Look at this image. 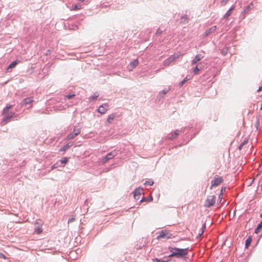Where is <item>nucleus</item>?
<instances>
[{"label": "nucleus", "instance_id": "obj_1", "mask_svg": "<svg viewBox=\"0 0 262 262\" xmlns=\"http://www.w3.org/2000/svg\"><path fill=\"white\" fill-rule=\"evenodd\" d=\"M168 249L171 253L168 257H176L178 258H185L188 254L189 248L180 249L176 247H169Z\"/></svg>", "mask_w": 262, "mask_h": 262}, {"label": "nucleus", "instance_id": "obj_2", "mask_svg": "<svg viewBox=\"0 0 262 262\" xmlns=\"http://www.w3.org/2000/svg\"><path fill=\"white\" fill-rule=\"evenodd\" d=\"M215 203V196L214 195L208 196L205 201L204 206L207 208H210L213 206Z\"/></svg>", "mask_w": 262, "mask_h": 262}, {"label": "nucleus", "instance_id": "obj_3", "mask_svg": "<svg viewBox=\"0 0 262 262\" xmlns=\"http://www.w3.org/2000/svg\"><path fill=\"white\" fill-rule=\"evenodd\" d=\"M118 151L116 149L108 153L102 159V162L104 164L110 160L112 159L117 155Z\"/></svg>", "mask_w": 262, "mask_h": 262}, {"label": "nucleus", "instance_id": "obj_4", "mask_svg": "<svg viewBox=\"0 0 262 262\" xmlns=\"http://www.w3.org/2000/svg\"><path fill=\"white\" fill-rule=\"evenodd\" d=\"M173 236L167 230H162L159 232V235L157 236V239L160 238H171Z\"/></svg>", "mask_w": 262, "mask_h": 262}, {"label": "nucleus", "instance_id": "obj_5", "mask_svg": "<svg viewBox=\"0 0 262 262\" xmlns=\"http://www.w3.org/2000/svg\"><path fill=\"white\" fill-rule=\"evenodd\" d=\"M179 57V55H178V54H176L172 55L170 57H169L168 58L166 59L163 61V64L166 67H168L170 65V64L171 62L175 61Z\"/></svg>", "mask_w": 262, "mask_h": 262}, {"label": "nucleus", "instance_id": "obj_6", "mask_svg": "<svg viewBox=\"0 0 262 262\" xmlns=\"http://www.w3.org/2000/svg\"><path fill=\"white\" fill-rule=\"evenodd\" d=\"M223 180L221 177H220L218 175H215L214 179L211 181V185L210 186V189L214 186H218L221 183L223 182Z\"/></svg>", "mask_w": 262, "mask_h": 262}, {"label": "nucleus", "instance_id": "obj_7", "mask_svg": "<svg viewBox=\"0 0 262 262\" xmlns=\"http://www.w3.org/2000/svg\"><path fill=\"white\" fill-rule=\"evenodd\" d=\"M108 106L107 103H104L99 107L97 111L101 114H104L107 112Z\"/></svg>", "mask_w": 262, "mask_h": 262}, {"label": "nucleus", "instance_id": "obj_8", "mask_svg": "<svg viewBox=\"0 0 262 262\" xmlns=\"http://www.w3.org/2000/svg\"><path fill=\"white\" fill-rule=\"evenodd\" d=\"M33 101V99L31 97L25 98L23 100L21 105V106H27L29 105H31Z\"/></svg>", "mask_w": 262, "mask_h": 262}, {"label": "nucleus", "instance_id": "obj_9", "mask_svg": "<svg viewBox=\"0 0 262 262\" xmlns=\"http://www.w3.org/2000/svg\"><path fill=\"white\" fill-rule=\"evenodd\" d=\"M139 64V62L138 59H135L134 61H132L127 66V69L129 71H132L135 68L138 64Z\"/></svg>", "mask_w": 262, "mask_h": 262}, {"label": "nucleus", "instance_id": "obj_10", "mask_svg": "<svg viewBox=\"0 0 262 262\" xmlns=\"http://www.w3.org/2000/svg\"><path fill=\"white\" fill-rule=\"evenodd\" d=\"M143 190V188H136L134 191V198L136 200H139L140 199V196L141 194L142 191Z\"/></svg>", "mask_w": 262, "mask_h": 262}, {"label": "nucleus", "instance_id": "obj_11", "mask_svg": "<svg viewBox=\"0 0 262 262\" xmlns=\"http://www.w3.org/2000/svg\"><path fill=\"white\" fill-rule=\"evenodd\" d=\"M203 56L201 54L196 55L191 61V66L196 64L198 62L201 60L203 58Z\"/></svg>", "mask_w": 262, "mask_h": 262}, {"label": "nucleus", "instance_id": "obj_12", "mask_svg": "<svg viewBox=\"0 0 262 262\" xmlns=\"http://www.w3.org/2000/svg\"><path fill=\"white\" fill-rule=\"evenodd\" d=\"M234 8L235 6L234 5H232L231 7V8L227 11V12L224 14V15L223 16V18L225 19H227L232 14V12L233 10L234 9Z\"/></svg>", "mask_w": 262, "mask_h": 262}, {"label": "nucleus", "instance_id": "obj_13", "mask_svg": "<svg viewBox=\"0 0 262 262\" xmlns=\"http://www.w3.org/2000/svg\"><path fill=\"white\" fill-rule=\"evenodd\" d=\"M14 114V113H12L10 115H8L7 116L4 118L2 121L3 124H6L8 122H9L10 121L11 119L13 117Z\"/></svg>", "mask_w": 262, "mask_h": 262}, {"label": "nucleus", "instance_id": "obj_14", "mask_svg": "<svg viewBox=\"0 0 262 262\" xmlns=\"http://www.w3.org/2000/svg\"><path fill=\"white\" fill-rule=\"evenodd\" d=\"M251 9V7L250 5L247 6L242 12L240 15V17L242 19H244L245 17L246 14Z\"/></svg>", "mask_w": 262, "mask_h": 262}, {"label": "nucleus", "instance_id": "obj_15", "mask_svg": "<svg viewBox=\"0 0 262 262\" xmlns=\"http://www.w3.org/2000/svg\"><path fill=\"white\" fill-rule=\"evenodd\" d=\"M182 130V128L181 130L177 129L174 132L173 134H171V136L168 138L169 140H173L175 138H176L178 135H179L180 133Z\"/></svg>", "mask_w": 262, "mask_h": 262}, {"label": "nucleus", "instance_id": "obj_16", "mask_svg": "<svg viewBox=\"0 0 262 262\" xmlns=\"http://www.w3.org/2000/svg\"><path fill=\"white\" fill-rule=\"evenodd\" d=\"M203 66L201 63H198L193 70L194 74H198V72L202 69Z\"/></svg>", "mask_w": 262, "mask_h": 262}, {"label": "nucleus", "instance_id": "obj_17", "mask_svg": "<svg viewBox=\"0 0 262 262\" xmlns=\"http://www.w3.org/2000/svg\"><path fill=\"white\" fill-rule=\"evenodd\" d=\"M216 29V26H212V27L210 28L209 29L206 30L205 32V36H208L209 34H210L211 33H212V32H213L214 31H215Z\"/></svg>", "mask_w": 262, "mask_h": 262}, {"label": "nucleus", "instance_id": "obj_18", "mask_svg": "<svg viewBox=\"0 0 262 262\" xmlns=\"http://www.w3.org/2000/svg\"><path fill=\"white\" fill-rule=\"evenodd\" d=\"M73 145L72 142H69L67 145L63 146L60 150V151L65 152L67 150L69 149Z\"/></svg>", "mask_w": 262, "mask_h": 262}, {"label": "nucleus", "instance_id": "obj_19", "mask_svg": "<svg viewBox=\"0 0 262 262\" xmlns=\"http://www.w3.org/2000/svg\"><path fill=\"white\" fill-rule=\"evenodd\" d=\"M82 9V5L80 4H77L75 5H72L70 10H77Z\"/></svg>", "mask_w": 262, "mask_h": 262}, {"label": "nucleus", "instance_id": "obj_20", "mask_svg": "<svg viewBox=\"0 0 262 262\" xmlns=\"http://www.w3.org/2000/svg\"><path fill=\"white\" fill-rule=\"evenodd\" d=\"M34 231L37 234H40L42 232V230L41 227H39L38 223H36L35 224Z\"/></svg>", "mask_w": 262, "mask_h": 262}, {"label": "nucleus", "instance_id": "obj_21", "mask_svg": "<svg viewBox=\"0 0 262 262\" xmlns=\"http://www.w3.org/2000/svg\"><path fill=\"white\" fill-rule=\"evenodd\" d=\"M116 117V115L115 114H112L111 115H110L108 116V118L107 119V122L108 123H112L113 120L114 119L115 117Z\"/></svg>", "mask_w": 262, "mask_h": 262}, {"label": "nucleus", "instance_id": "obj_22", "mask_svg": "<svg viewBox=\"0 0 262 262\" xmlns=\"http://www.w3.org/2000/svg\"><path fill=\"white\" fill-rule=\"evenodd\" d=\"M17 63H18V62H17L16 60L14 61H13L12 62H11V63L10 64V65L8 67V68H7V71L8 72H9V71H9V70H10V69H12V68H13L14 67H15L17 65Z\"/></svg>", "mask_w": 262, "mask_h": 262}, {"label": "nucleus", "instance_id": "obj_23", "mask_svg": "<svg viewBox=\"0 0 262 262\" xmlns=\"http://www.w3.org/2000/svg\"><path fill=\"white\" fill-rule=\"evenodd\" d=\"M77 136V135H76L75 134H74V133L72 132V133H70L67 136L66 139L68 140H71V139H73L75 138Z\"/></svg>", "mask_w": 262, "mask_h": 262}, {"label": "nucleus", "instance_id": "obj_24", "mask_svg": "<svg viewBox=\"0 0 262 262\" xmlns=\"http://www.w3.org/2000/svg\"><path fill=\"white\" fill-rule=\"evenodd\" d=\"M251 241H252V238L249 236L248 237L247 239L246 240V242H245V247L246 248H248L249 245H250L251 243Z\"/></svg>", "mask_w": 262, "mask_h": 262}, {"label": "nucleus", "instance_id": "obj_25", "mask_svg": "<svg viewBox=\"0 0 262 262\" xmlns=\"http://www.w3.org/2000/svg\"><path fill=\"white\" fill-rule=\"evenodd\" d=\"M152 200V198L151 196H150V197H146V198H143L141 200H140V202H150Z\"/></svg>", "mask_w": 262, "mask_h": 262}, {"label": "nucleus", "instance_id": "obj_26", "mask_svg": "<svg viewBox=\"0 0 262 262\" xmlns=\"http://www.w3.org/2000/svg\"><path fill=\"white\" fill-rule=\"evenodd\" d=\"M262 228V221L257 225V228L255 230V233H258L259 230Z\"/></svg>", "mask_w": 262, "mask_h": 262}, {"label": "nucleus", "instance_id": "obj_27", "mask_svg": "<svg viewBox=\"0 0 262 262\" xmlns=\"http://www.w3.org/2000/svg\"><path fill=\"white\" fill-rule=\"evenodd\" d=\"M154 184V181H152L151 180H148V181H146L144 184L145 186H151L152 185Z\"/></svg>", "mask_w": 262, "mask_h": 262}, {"label": "nucleus", "instance_id": "obj_28", "mask_svg": "<svg viewBox=\"0 0 262 262\" xmlns=\"http://www.w3.org/2000/svg\"><path fill=\"white\" fill-rule=\"evenodd\" d=\"M75 96L74 94L66 95L64 96V100L71 99Z\"/></svg>", "mask_w": 262, "mask_h": 262}, {"label": "nucleus", "instance_id": "obj_29", "mask_svg": "<svg viewBox=\"0 0 262 262\" xmlns=\"http://www.w3.org/2000/svg\"><path fill=\"white\" fill-rule=\"evenodd\" d=\"M73 132L76 135H78L81 132V129L80 128H76L75 127Z\"/></svg>", "mask_w": 262, "mask_h": 262}, {"label": "nucleus", "instance_id": "obj_30", "mask_svg": "<svg viewBox=\"0 0 262 262\" xmlns=\"http://www.w3.org/2000/svg\"><path fill=\"white\" fill-rule=\"evenodd\" d=\"M69 159L67 157H64L61 159L60 161V163L62 164H65L68 162Z\"/></svg>", "mask_w": 262, "mask_h": 262}, {"label": "nucleus", "instance_id": "obj_31", "mask_svg": "<svg viewBox=\"0 0 262 262\" xmlns=\"http://www.w3.org/2000/svg\"><path fill=\"white\" fill-rule=\"evenodd\" d=\"M188 80V79L187 78V77H185L182 81H181L179 83V86L180 87H182L183 84L186 82L187 81V80Z\"/></svg>", "mask_w": 262, "mask_h": 262}, {"label": "nucleus", "instance_id": "obj_32", "mask_svg": "<svg viewBox=\"0 0 262 262\" xmlns=\"http://www.w3.org/2000/svg\"><path fill=\"white\" fill-rule=\"evenodd\" d=\"M11 106L9 105V106H6L5 108H4L3 111L4 114H6L8 113L9 109L11 108Z\"/></svg>", "mask_w": 262, "mask_h": 262}, {"label": "nucleus", "instance_id": "obj_33", "mask_svg": "<svg viewBox=\"0 0 262 262\" xmlns=\"http://www.w3.org/2000/svg\"><path fill=\"white\" fill-rule=\"evenodd\" d=\"M153 260L155 262H168L169 261V260H161V259H158V258L153 259Z\"/></svg>", "mask_w": 262, "mask_h": 262}, {"label": "nucleus", "instance_id": "obj_34", "mask_svg": "<svg viewBox=\"0 0 262 262\" xmlns=\"http://www.w3.org/2000/svg\"><path fill=\"white\" fill-rule=\"evenodd\" d=\"M169 91V89H164L163 90H162L160 93L159 94L161 95V94H162L163 95L167 94V92Z\"/></svg>", "mask_w": 262, "mask_h": 262}, {"label": "nucleus", "instance_id": "obj_35", "mask_svg": "<svg viewBox=\"0 0 262 262\" xmlns=\"http://www.w3.org/2000/svg\"><path fill=\"white\" fill-rule=\"evenodd\" d=\"M75 220V215H72L68 220V223H72Z\"/></svg>", "mask_w": 262, "mask_h": 262}, {"label": "nucleus", "instance_id": "obj_36", "mask_svg": "<svg viewBox=\"0 0 262 262\" xmlns=\"http://www.w3.org/2000/svg\"><path fill=\"white\" fill-rule=\"evenodd\" d=\"M205 228H206V224H205V223H204V224L203 225L202 227V228H201V229H202V231H201V233L199 234V235H201L203 233V232H204V230L205 229Z\"/></svg>", "mask_w": 262, "mask_h": 262}, {"label": "nucleus", "instance_id": "obj_37", "mask_svg": "<svg viewBox=\"0 0 262 262\" xmlns=\"http://www.w3.org/2000/svg\"><path fill=\"white\" fill-rule=\"evenodd\" d=\"M182 19H184V21H186V23H187L188 22V17H187V15H184L182 16Z\"/></svg>", "mask_w": 262, "mask_h": 262}, {"label": "nucleus", "instance_id": "obj_38", "mask_svg": "<svg viewBox=\"0 0 262 262\" xmlns=\"http://www.w3.org/2000/svg\"><path fill=\"white\" fill-rule=\"evenodd\" d=\"M99 96L98 95L96 94H94V95H93L91 97V99H92V100H96L98 97Z\"/></svg>", "mask_w": 262, "mask_h": 262}, {"label": "nucleus", "instance_id": "obj_39", "mask_svg": "<svg viewBox=\"0 0 262 262\" xmlns=\"http://www.w3.org/2000/svg\"><path fill=\"white\" fill-rule=\"evenodd\" d=\"M162 33V30H161L160 28H158L156 31L157 35H160Z\"/></svg>", "mask_w": 262, "mask_h": 262}, {"label": "nucleus", "instance_id": "obj_40", "mask_svg": "<svg viewBox=\"0 0 262 262\" xmlns=\"http://www.w3.org/2000/svg\"><path fill=\"white\" fill-rule=\"evenodd\" d=\"M227 51H228V49H223L222 51V53L223 55H225L227 53Z\"/></svg>", "mask_w": 262, "mask_h": 262}, {"label": "nucleus", "instance_id": "obj_41", "mask_svg": "<svg viewBox=\"0 0 262 262\" xmlns=\"http://www.w3.org/2000/svg\"><path fill=\"white\" fill-rule=\"evenodd\" d=\"M228 1H229V0H222V1H221V4H222V5H225L227 3V2H228Z\"/></svg>", "mask_w": 262, "mask_h": 262}, {"label": "nucleus", "instance_id": "obj_42", "mask_svg": "<svg viewBox=\"0 0 262 262\" xmlns=\"http://www.w3.org/2000/svg\"><path fill=\"white\" fill-rule=\"evenodd\" d=\"M0 258L3 259H6V256L3 253L0 252Z\"/></svg>", "mask_w": 262, "mask_h": 262}, {"label": "nucleus", "instance_id": "obj_43", "mask_svg": "<svg viewBox=\"0 0 262 262\" xmlns=\"http://www.w3.org/2000/svg\"><path fill=\"white\" fill-rule=\"evenodd\" d=\"M58 166H57V164H55L54 165H53L52 166H51V170H53L55 168H57Z\"/></svg>", "mask_w": 262, "mask_h": 262}, {"label": "nucleus", "instance_id": "obj_44", "mask_svg": "<svg viewBox=\"0 0 262 262\" xmlns=\"http://www.w3.org/2000/svg\"><path fill=\"white\" fill-rule=\"evenodd\" d=\"M247 142H248V141L246 140V141L243 142L241 144L242 145V146H244V145H245Z\"/></svg>", "mask_w": 262, "mask_h": 262}, {"label": "nucleus", "instance_id": "obj_45", "mask_svg": "<svg viewBox=\"0 0 262 262\" xmlns=\"http://www.w3.org/2000/svg\"><path fill=\"white\" fill-rule=\"evenodd\" d=\"M225 188H224V187H222L221 188V195H222V193H223V191H225Z\"/></svg>", "mask_w": 262, "mask_h": 262}, {"label": "nucleus", "instance_id": "obj_46", "mask_svg": "<svg viewBox=\"0 0 262 262\" xmlns=\"http://www.w3.org/2000/svg\"><path fill=\"white\" fill-rule=\"evenodd\" d=\"M243 147V146H242V145L240 144V145L239 146V147H238L239 149L241 150V149Z\"/></svg>", "mask_w": 262, "mask_h": 262}, {"label": "nucleus", "instance_id": "obj_47", "mask_svg": "<svg viewBox=\"0 0 262 262\" xmlns=\"http://www.w3.org/2000/svg\"><path fill=\"white\" fill-rule=\"evenodd\" d=\"M261 90H262V86H260V87L259 88V89L258 90V91H261Z\"/></svg>", "mask_w": 262, "mask_h": 262}, {"label": "nucleus", "instance_id": "obj_48", "mask_svg": "<svg viewBox=\"0 0 262 262\" xmlns=\"http://www.w3.org/2000/svg\"><path fill=\"white\" fill-rule=\"evenodd\" d=\"M79 1L80 2H82L84 1V0H79Z\"/></svg>", "mask_w": 262, "mask_h": 262}, {"label": "nucleus", "instance_id": "obj_49", "mask_svg": "<svg viewBox=\"0 0 262 262\" xmlns=\"http://www.w3.org/2000/svg\"><path fill=\"white\" fill-rule=\"evenodd\" d=\"M260 217H262V213L260 214Z\"/></svg>", "mask_w": 262, "mask_h": 262}]
</instances>
